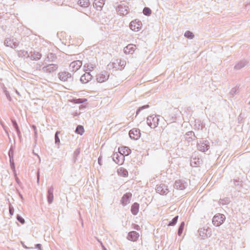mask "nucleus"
Instances as JSON below:
<instances>
[{
    "label": "nucleus",
    "mask_w": 250,
    "mask_h": 250,
    "mask_svg": "<svg viewBox=\"0 0 250 250\" xmlns=\"http://www.w3.org/2000/svg\"><path fill=\"white\" fill-rule=\"evenodd\" d=\"M209 143L207 140L201 139L197 142V147L198 150L205 152L209 148Z\"/></svg>",
    "instance_id": "1"
},
{
    "label": "nucleus",
    "mask_w": 250,
    "mask_h": 250,
    "mask_svg": "<svg viewBox=\"0 0 250 250\" xmlns=\"http://www.w3.org/2000/svg\"><path fill=\"white\" fill-rule=\"evenodd\" d=\"M159 116H160L158 115H155V116H154V115H151L148 116L146 120L147 125L151 128L156 127L159 124V119L158 117Z\"/></svg>",
    "instance_id": "2"
},
{
    "label": "nucleus",
    "mask_w": 250,
    "mask_h": 250,
    "mask_svg": "<svg viewBox=\"0 0 250 250\" xmlns=\"http://www.w3.org/2000/svg\"><path fill=\"white\" fill-rule=\"evenodd\" d=\"M58 77L62 82H72L73 78L71 74L67 71L60 72L58 73Z\"/></svg>",
    "instance_id": "3"
},
{
    "label": "nucleus",
    "mask_w": 250,
    "mask_h": 250,
    "mask_svg": "<svg viewBox=\"0 0 250 250\" xmlns=\"http://www.w3.org/2000/svg\"><path fill=\"white\" fill-rule=\"evenodd\" d=\"M4 44L6 46L14 48L19 46V42L16 38L12 37L5 39Z\"/></svg>",
    "instance_id": "4"
},
{
    "label": "nucleus",
    "mask_w": 250,
    "mask_h": 250,
    "mask_svg": "<svg viewBox=\"0 0 250 250\" xmlns=\"http://www.w3.org/2000/svg\"><path fill=\"white\" fill-rule=\"evenodd\" d=\"M58 68V66L56 64H49L42 67V72L46 73H51L55 71Z\"/></svg>",
    "instance_id": "5"
},
{
    "label": "nucleus",
    "mask_w": 250,
    "mask_h": 250,
    "mask_svg": "<svg viewBox=\"0 0 250 250\" xmlns=\"http://www.w3.org/2000/svg\"><path fill=\"white\" fill-rule=\"evenodd\" d=\"M188 186L187 182L185 180L179 179L176 180L174 183V188L177 189H185Z\"/></svg>",
    "instance_id": "6"
},
{
    "label": "nucleus",
    "mask_w": 250,
    "mask_h": 250,
    "mask_svg": "<svg viewBox=\"0 0 250 250\" xmlns=\"http://www.w3.org/2000/svg\"><path fill=\"white\" fill-rule=\"evenodd\" d=\"M225 219V216L223 214H219L215 215L212 219V223L216 227L221 225Z\"/></svg>",
    "instance_id": "7"
},
{
    "label": "nucleus",
    "mask_w": 250,
    "mask_h": 250,
    "mask_svg": "<svg viewBox=\"0 0 250 250\" xmlns=\"http://www.w3.org/2000/svg\"><path fill=\"white\" fill-rule=\"evenodd\" d=\"M109 74L106 71H103L96 76V79L99 83H103L109 78Z\"/></svg>",
    "instance_id": "8"
},
{
    "label": "nucleus",
    "mask_w": 250,
    "mask_h": 250,
    "mask_svg": "<svg viewBox=\"0 0 250 250\" xmlns=\"http://www.w3.org/2000/svg\"><path fill=\"white\" fill-rule=\"evenodd\" d=\"M142 25V22L136 19L130 23L129 27L132 31L137 32L141 29Z\"/></svg>",
    "instance_id": "9"
},
{
    "label": "nucleus",
    "mask_w": 250,
    "mask_h": 250,
    "mask_svg": "<svg viewBox=\"0 0 250 250\" xmlns=\"http://www.w3.org/2000/svg\"><path fill=\"white\" fill-rule=\"evenodd\" d=\"M129 135L131 139L137 140L141 136L140 130L138 128H133L129 131Z\"/></svg>",
    "instance_id": "10"
},
{
    "label": "nucleus",
    "mask_w": 250,
    "mask_h": 250,
    "mask_svg": "<svg viewBox=\"0 0 250 250\" xmlns=\"http://www.w3.org/2000/svg\"><path fill=\"white\" fill-rule=\"evenodd\" d=\"M156 190L157 193L161 195H166L169 192L167 186L163 184H161L160 185L157 186Z\"/></svg>",
    "instance_id": "11"
},
{
    "label": "nucleus",
    "mask_w": 250,
    "mask_h": 250,
    "mask_svg": "<svg viewBox=\"0 0 250 250\" xmlns=\"http://www.w3.org/2000/svg\"><path fill=\"white\" fill-rule=\"evenodd\" d=\"M132 197V194L130 192H127L121 198V203L123 206H125L130 203Z\"/></svg>",
    "instance_id": "12"
},
{
    "label": "nucleus",
    "mask_w": 250,
    "mask_h": 250,
    "mask_svg": "<svg viewBox=\"0 0 250 250\" xmlns=\"http://www.w3.org/2000/svg\"><path fill=\"white\" fill-rule=\"evenodd\" d=\"M82 65V62L79 60L75 61L70 64V68L72 71L76 72L79 70Z\"/></svg>",
    "instance_id": "13"
},
{
    "label": "nucleus",
    "mask_w": 250,
    "mask_h": 250,
    "mask_svg": "<svg viewBox=\"0 0 250 250\" xmlns=\"http://www.w3.org/2000/svg\"><path fill=\"white\" fill-rule=\"evenodd\" d=\"M117 11L121 15H125L128 13L129 8L125 5H120L118 6Z\"/></svg>",
    "instance_id": "14"
},
{
    "label": "nucleus",
    "mask_w": 250,
    "mask_h": 250,
    "mask_svg": "<svg viewBox=\"0 0 250 250\" xmlns=\"http://www.w3.org/2000/svg\"><path fill=\"white\" fill-rule=\"evenodd\" d=\"M92 78V76L89 72H86L83 75L81 78L80 81L83 83H86L89 82Z\"/></svg>",
    "instance_id": "15"
},
{
    "label": "nucleus",
    "mask_w": 250,
    "mask_h": 250,
    "mask_svg": "<svg viewBox=\"0 0 250 250\" xmlns=\"http://www.w3.org/2000/svg\"><path fill=\"white\" fill-rule=\"evenodd\" d=\"M119 152L122 156H127L131 152V149L127 146H121L118 148Z\"/></svg>",
    "instance_id": "16"
},
{
    "label": "nucleus",
    "mask_w": 250,
    "mask_h": 250,
    "mask_svg": "<svg viewBox=\"0 0 250 250\" xmlns=\"http://www.w3.org/2000/svg\"><path fill=\"white\" fill-rule=\"evenodd\" d=\"M53 191L54 187L53 186H51L50 187H49L47 190V198L49 204H51L53 201Z\"/></svg>",
    "instance_id": "17"
},
{
    "label": "nucleus",
    "mask_w": 250,
    "mask_h": 250,
    "mask_svg": "<svg viewBox=\"0 0 250 250\" xmlns=\"http://www.w3.org/2000/svg\"><path fill=\"white\" fill-rule=\"evenodd\" d=\"M136 46L132 44H128L124 49V52L125 54H132L135 50Z\"/></svg>",
    "instance_id": "18"
},
{
    "label": "nucleus",
    "mask_w": 250,
    "mask_h": 250,
    "mask_svg": "<svg viewBox=\"0 0 250 250\" xmlns=\"http://www.w3.org/2000/svg\"><path fill=\"white\" fill-rule=\"evenodd\" d=\"M104 4V0H95L93 4L94 7H95L97 10L100 11L102 9Z\"/></svg>",
    "instance_id": "19"
},
{
    "label": "nucleus",
    "mask_w": 250,
    "mask_h": 250,
    "mask_svg": "<svg viewBox=\"0 0 250 250\" xmlns=\"http://www.w3.org/2000/svg\"><path fill=\"white\" fill-rule=\"evenodd\" d=\"M139 233L135 231H132L128 233L127 236V239L132 241H136L139 238Z\"/></svg>",
    "instance_id": "20"
},
{
    "label": "nucleus",
    "mask_w": 250,
    "mask_h": 250,
    "mask_svg": "<svg viewBox=\"0 0 250 250\" xmlns=\"http://www.w3.org/2000/svg\"><path fill=\"white\" fill-rule=\"evenodd\" d=\"M196 138L194 132L192 131H188L185 134V139L188 142L193 141Z\"/></svg>",
    "instance_id": "21"
},
{
    "label": "nucleus",
    "mask_w": 250,
    "mask_h": 250,
    "mask_svg": "<svg viewBox=\"0 0 250 250\" xmlns=\"http://www.w3.org/2000/svg\"><path fill=\"white\" fill-rule=\"evenodd\" d=\"M124 156H119L118 153H115L113 154L112 159L114 162H115V163L117 164H122L123 163V160Z\"/></svg>",
    "instance_id": "22"
},
{
    "label": "nucleus",
    "mask_w": 250,
    "mask_h": 250,
    "mask_svg": "<svg viewBox=\"0 0 250 250\" xmlns=\"http://www.w3.org/2000/svg\"><path fill=\"white\" fill-rule=\"evenodd\" d=\"M248 63L246 60L240 61L238 62L234 66V68L236 70H239L244 67Z\"/></svg>",
    "instance_id": "23"
},
{
    "label": "nucleus",
    "mask_w": 250,
    "mask_h": 250,
    "mask_svg": "<svg viewBox=\"0 0 250 250\" xmlns=\"http://www.w3.org/2000/svg\"><path fill=\"white\" fill-rule=\"evenodd\" d=\"M27 57H30L32 60L38 61L42 57V54L36 51H34L31 56L28 55Z\"/></svg>",
    "instance_id": "24"
},
{
    "label": "nucleus",
    "mask_w": 250,
    "mask_h": 250,
    "mask_svg": "<svg viewBox=\"0 0 250 250\" xmlns=\"http://www.w3.org/2000/svg\"><path fill=\"white\" fill-rule=\"evenodd\" d=\"M139 204L137 203H134L132 205L131 207V213L134 215H137L139 212Z\"/></svg>",
    "instance_id": "25"
},
{
    "label": "nucleus",
    "mask_w": 250,
    "mask_h": 250,
    "mask_svg": "<svg viewBox=\"0 0 250 250\" xmlns=\"http://www.w3.org/2000/svg\"><path fill=\"white\" fill-rule=\"evenodd\" d=\"M201 162V160L198 158H192L190 160V165L192 167H198L200 166Z\"/></svg>",
    "instance_id": "26"
},
{
    "label": "nucleus",
    "mask_w": 250,
    "mask_h": 250,
    "mask_svg": "<svg viewBox=\"0 0 250 250\" xmlns=\"http://www.w3.org/2000/svg\"><path fill=\"white\" fill-rule=\"evenodd\" d=\"M78 4L82 7L86 8L90 5L89 0H78Z\"/></svg>",
    "instance_id": "27"
},
{
    "label": "nucleus",
    "mask_w": 250,
    "mask_h": 250,
    "mask_svg": "<svg viewBox=\"0 0 250 250\" xmlns=\"http://www.w3.org/2000/svg\"><path fill=\"white\" fill-rule=\"evenodd\" d=\"M12 123L13 126H14V127L16 129V131L17 132V135H18V137H19V138H21V132L20 131L19 127V126L18 125L16 120H12Z\"/></svg>",
    "instance_id": "28"
},
{
    "label": "nucleus",
    "mask_w": 250,
    "mask_h": 250,
    "mask_svg": "<svg viewBox=\"0 0 250 250\" xmlns=\"http://www.w3.org/2000/svg\"><path fill=\"white\" fill-rule=\"evenodd\" d=\"M118 172L120 175L124 177H126L128 175V171L122 167L118 169Z\"/></svg>",
    "instance_id": "29"
},
{
    "label": "nucleus",
    "mask_w": 250,
    "mask_h": 250,
    "mask_svg": "<svg viewBox=\"0 0 250 250\" xmlns=\"http://www.w3.org/2000/svg\"><path fill=\"white\" fill-rule=\"evenodd\" d=\"M84 128L83 126L81 125H78L75 130V132L80 135H83L84 133Z\"/></svg>",
    "instance_id": "30"
},
{
    "label": "nucleus",
    "mask_w": 250,
    "mask_h": 250,
    "mask_svg": "<svg viewBox=\"0 0 250 250\" xmlns=\"http://www.w3.org/2000/svg\"><path fill=\"white\" fill-rule=\"evenodd\" d=\"M198 232L200 236L202 237H208L207 229L204 228H201L199 229Z\"/></svg>",
    "instance_id": "31"
},
{
    "label": "nucleus",
    "mask_w": 250,
    "mask_h": 250,
    "mask_svg": "<svg viewBox=\"0 0 250 250\" xmlns=\"http://www.w3.org/2000/svg\"><path fill=\"white\" fill-rule=\"evenodd\" d=\"M184 227H185V223H184V222H182L180 224V225L178 229V235L180 236L182 234V233H183V230H184Z\"/></svg>",
    "instance_id": "32"
},
{
    "label": "nucleus",
    "mask_w": 250,
    "mask_h": 250,
    "mask_svg": "<svg viewBox=\"0 0 250 250\" xmlns=\"http://www.w3.org/2000/svg\"><path fill=\"white\" fill-rule=\"evenodd\" d=\"M184 36L186 38L189 39H192L194 37L193 33L189 31H187L185 33Z\"/></svg>",
    "instance_id": "33"
},
{
    "label": "nucleus",
    "mask_w": 250,
    "mask_h": 250,
    "mask_svg": "<svg viewBox=\"0 0 250 250\" xmlns=\"http://www.w3.org/2000/svg\"><path fill=\"white\" fill-rule=\"evenodd\" d=\"M143 14L146 16H150L151 14V10L147 7H145L143 9Z\"/></svg>",
    "instance_id": "34"
},
{
    "label": "nucleus",
    "mask_w": 250,
    "mask_h": 250,
    "mask_svg": "<svg viewBox=\"0 0 250 250\" xmlns=\"http://www.w3.org/2000/svg\"><path fill=\"white\" fill-rule=\"evenodd\" d=\"M178 216L177 215L176 216H175L172 219L171 221H170L169 222V224L168 225V226H174L175 225H176V224L177 223V221H178Z\"/></svg>",
    "instance_id": "35"
},
{
    "label": "nucleus",
    "mask_w": 250,
    "mask_h": 250,
    "mask_svg": "<svg viewBox=\"0 0 250 250\" xmlns=\"http://www.w3.org/2000/svg\"><path fill=\"white\" fill-rule=\"evenodd\" d=\"M18 56L19 57L23 58V57L25 56L26 55L28 54L27 51H25L23 50H18L17 51Z\"/></svg>",
    "instance_id": "36"
},
{
    "label": "nucleus",
    "mask_w": 250,
    "mask_h": 250,
    "mask_svg": "<svg viewBox=\"0 0 250 250\" xmlns=\"http://www.w3.org/2000/svg\"><path fill=\"white\" fill-rule=\"evenodd\" d=\"M3 93H4L5 95L6 96L7 100L9 101H11L12 98L11 97L9 92L6 90V88L5 86H4L3 88Z\"/></svg>",
    "instance_id": "37"
},
{
    "label": "nucleus",
    "mask_w": 250,
    "mask_h": 250,
    "mask_svg": "<svg viewBox=\"0 0 250 250\" xmlns=\"http://www.w3.org/2000/svg\"><path fill=\"white\" fill-rule=\"evenodd\" d=\"M229 202H230L229 198L226 197L224 199H220L219 202L220 204L227 205V204H229Z\"/></svg>",
    "instance_id": "38"
},
{
    "label": "nucleus",
    "mask_w": 250,
    "mask_h": 250,
    "mask_svg": "<svg viewBox=\"0 0 250 250\" xmlns=\"http://www.w3.org/2000/svg\"><path fill=\"white\" fill-rule=\"evenodd\" d=\"M80 149L79 148L76 149L75 150V151H74V154H73V160H74V162H75L76 161V160H77V157L80 154Z\"/></svg>",
    "instance_id": "39"
},
{
    "label": "nucleus",
    "mask_w": 250,
    "mask_h": 250,
    "mask_svg": "<svg viewBox=\"0 0 250 250\" xmlns=\"http://www.w3.org/2000/svg\"><path fill=\"white\" fill-rule=\"evenodd\" d=\"M60 133V131H57L55 134V143L57 144L60 142V140L59 137V134Z\"/></svg>",
    "instance_id": "40"
},
{
    "label": "nucleus",
    "mask_w": 250,
    "mask_h": 250,
    "mask_svg": "<svg viewBox=\"0 0 250 250\" xmlns=\"http://www.w3.org/2000/svg\"><path fill=\"white\" fill-rule=\"evenodd\" d=\"M149 107V105L148 104H146V105H143L142 106H141V107H139L138 109L136 111V116L139 113V112L144 109H146V108H147Z\"/></svg>",
    "instance_id": "41"
},
{
    "label": "nucleus",
    "mask_w": 250,
    "mask_h": 250,
    "mask_svg": "<svg viewBox=\"0 0 250 250\" xmlns=\"http://www.w3.org/2000/svg\"><path fill=\"white\" fill-rule=\"evenodd\" d=\"M56 58V56L54 54L50 53L49 55H48L46 58V60L48 61L53 62L54 59Z\"/></svg>",
    "instance_id": "42"
},
{
    "label": "nucleus",
    "mask_w": 250,
    "mask_h": 250,
    "mask_svg": "<svg viewBox=\"0 0 250 250\" xmlns=\"http://www.w3.org/2000/svg\"><path fill=\"white\" fill-rule=\"evenodd\" d=\"M16 218L17 220L21 223V224H23L25 223V220L23 218H22L21 215L19 214H17L16 216Z\"/></svg>",
    "instance_id": "43"
},
{
    "label": "nucleus",
    "mask_w": 250,
    "mask_h": 250,
    "mask_svg": "<svg viewBox=\"0 0 250 250\" xmlns=\"http://www.w3.org/2000/svg\"><path fill=\"white\" fill-rule=\"evenodd\" d=\"M238 90V88L236 87H233L231 89V90L229 92V94L233 96L235 94H236L237 91Z\"/></svg>",
    "instance_id": "44"
},
{
    "label": "nucleus",
    "mask_w": 250,
    "mask_h": 250,
    "mask_svg": "<svg viewBox=\"0 0 250 250\" xmlns=\"http://www.w3.org/2000/svg\"><path fill=\"white\" fill-rule=\"evenodd\" d=\"M87 100L86 99H78L75 100V103L77 104H82L86 102Z\"/></svg>",
    "instance_id": "45"
},
{
    "label": "nucleus",
    "mask_w": 250,
    "mask_h": 250,
    "mask_svg": "<svg viewBox=\"0 0 250 250\" xmlns=\"http://www.w3.org/2000/svg\"><path fill=\"white\" fill-rule=\"evenodd\" d=\"M10 167H11V169L14 170L15 169V164H14V159H10Z\"/></svg>",
    "instance_id": "46"
},
{
    "label": "nucleus",
    "mask_w": 250,
    "mask_h": 250,
    "mask_svg": "<svg viewBox=\"0 0 250 250\" xmlns=\"http://www.w3.org/2000/svg\"><path fill=\"white\" fill-rule=\"evenodd\" d=\"M9 214L11 216L13 215L14 212V208L11 206V205H9Z\"/></svg>",
    "instance_id": "47"
},
{
    "label": "nucleus",
    "mask_w": 250,
    "mask_h": 250,
    "mask_svg": "<svg viewBox=\"0 0 250 250\" xmlns=\"http://www.w3.org/2000/svg\"><path fill=\"white\" fill-rule=\"evenodd\" d=\"M233 184L235 186H240V187H242L241 184L240 183V182L237 180H233Z\"/></svg>",
    "instance_id": "48"
},
{
    "label": "nucleus",
    "mask_w": 250,
    "mask_h": 250,
    "mask_svg": "<svg viewBox=\"0 0 250 250\" xmlns=\"http://www.w3.org/2000/svg\"><path fill=\"white\" fill-rule=\"evenodd\" d=\"M8 155H9V158L10 159H14L13 158V156H14V152L13 151L10 149L9 151V152H8Z\"/></svg>",
    "instance_id": "49"
},
{
    "label": "nucleus",
    "mask_w": 250,
    "mask_h": 250,
    "mask_svg": "<svg viewBox=\"0 0 250 250\" xmlns=\"http://www.w3.org/2000/svg\"><path fill=\"white\" fill-rule=\"evenodd\" d=\"M42 65L39 63H37L36 66H35V68L37 70H39V71H42Z\"/></svg>",
    "instance_id": "50"
},
{
    "label": "nucleus",
    "mask_w": 250,
    "mask_h": 250,
    "mask_svg": "<svg viewBox=\"0 0 250 250\" xmlns=\"http://www.w3.org/2000/svg\"><path fill=\"white\" fill-rule=\"evenodd\" d=\"M32 128L34 129V133H35V136L36 138H37V128L36 125H33L32 126Z\"/></svg>",
    "instance_id": "51"
},
{
    "label": "nucleus",
    "mask_w": 250,
    "mask_h": 250,
    "mask_svg": "<svg viewBox=\"0 0 250 250\" xmlns=\"http://www.w3.org/2000/svg\"><path fill=\"white\" fill-rule=\"evenodd\" d=\"M98 164L101 166L102 164V157L101 156H100L98 158Z\"/></svg>",
    "instance_id": "52"
},
{
    "label": "nucleus",
    "mask_w": 250,
    "mask_h": 250,
    "mask_svg": "<svg viewBox=\"0 0 250 250\" xmlns=\"http://www.w3.org/2000/svg\"><path fill=\"white\" fill-rule=\"evenodd\" d=\"M42 245L40 244L35 245V248L38 250H41Z\"/></svg>",
    "instance_id": "53"
},
{
    "label": "nucleus",
    "mask_w": 250,
    "mask_h": 250,
    "mask_svg": "<svg viewBox=\"0 0 250 250\" xmlns=\"http://www.w3.org/2000/svg\"><path fill=\"white\" fill-rule=\"evenodd\" d=\"M39 179H40V174H39V172L38 171V173H37V183H39Z\"/></svg>",
    "instance_id": "54"
},
{
    "label": "nucleus",
    "mask_w": 250,
    "mask_h": 250,
    "mask_svg": "<svg viewBox=\"0 0 250 250\" xmlns=\"http://www.w3.org/2000/svg\"><path fill=\"white\" fill-rule=\"evenodd\" d=\"M120 64L121 65H124V62L123 61V62H122V61H121V60L120 61Z\"/></svg>",
    "instance_id": "55"
},
{
    "label": "nucleus",
    "mask_w": 250,
    "mask_h": 250,
    "mask_svg": "<svg viewBox=\"0 0 250 250\" xmlns=\"http://www.w3.org/2000/svg\"><path fill=\"white\" fill-rule=\"evenodd\" d=\"M16 180L17 183H19V180L17 177L16 178Z\"/></svg>",
    "instance_id": "56"
},
{
    "label": "nucleus",
    "mask_w": 250,
    "mask_h": 250,
    "mask_svg": "<svg viewBox=\"0 0 250 250\" xmlns=\"http://www.w3.org/2000/svg\"><path fill=\"white\" fill-rule=\"evenodd\" d=\"M23 246L26 248V249H29V248L27 247L26 246L23 245Z\"/></svg>",
    "instance_id": "57"
},
{
    "label": "nucleus",
    "mask_w": 250,
    "mask_h": 250,
    "mask_svg": "<svg viewBox=\"0 0 250 250\" xmlns=\"http://www.w3.org/2000/svg\"><path fill=\"white\" fill-rule=\"evenodd\" d=\"M102 247L104 248V250H106L103 245H102Z\"/></svg>",
    "instance_id": "58"
},
{
    "label": "nucleus",
    "mask_w": 250,
    "mask_h": 250,
    "mask_svg": "<svg viewBox=\"0 0 250 250\" xmlns=\"http://www.w3.org/2000/svg\"><path fill=\"white\" fill-rule=\"evenodd\" d=\"M16 93H17V94H19V93L18 92V91L17 90H16Z\"/></svg>",
    "instance_id": "59"
}]
</instances>
